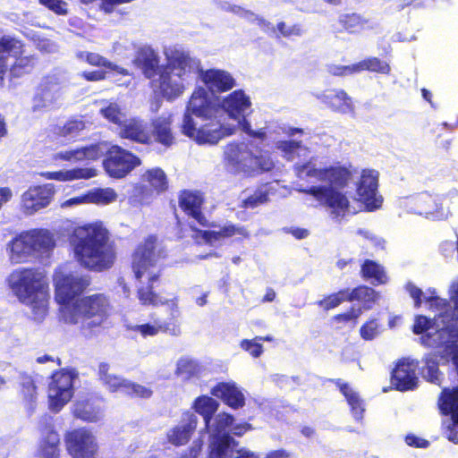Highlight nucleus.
<instances>
[{
  "mask_svg": "<svg viewBox=\"0 0 458 458\" xmlns=\"http://www.w3.org/2000/svg\"><path fill=\"white\" fill-rule=\"evenodd\" d=\"M252 112L250 98L236 89L221 99L213 98L205 88L195 89L186 106L182 132L198 144L216 145L235 134L238 129L248 136L264 140V129L254 131L247 117Z\"/></svg>",
  "mask_w": 458,
  "mask_h": 458,
  "instance_id": "obj_1",
  "label": "nucleus"
},
{
  "mask_svg": "<svg viewBox=\"0 0 458 458\" xmlns=\"http://www.w3.org/2000/svg\"><path fill=\"white\" fill-rule=\"evenodd\" d=\"M199 370V365L196 360L190 358H181L177 362V373L187 377L195 375Z\"/></svg>",
  "mask_w": 458,
  "mask_h": 458,
  "instance_id": "obj_56",
  "label": "nucleus"
},
{
  "mask_svg": "<svg viewBox=\"0 0 458 458\" xmlns=\"http://www.w3.org/2000/svg\"><path fill=\"white\" fill-rule=\"evenodd\" d=\"M212 394L222 399L233 409H239L245 404V396L233 382H223L212 388Z\"/></svg>",
  "mask_w": 458,
  "mask_h": 458,
  "instance_id": "obj_23",
  "label": "nucleus"
},
{
  "mask_svg": "<svg viewBox=\"0 0 458 458\" xmlns=\"http://www.w3.org/2000/svg\"><path fill=\"white\" fill-rule=\"evenodd\" d=\"M235 234L249 237V232L244 226L235 225L230 222L225 223L217 230H196L192 237L198 243L214 245L216 242L230 238Z\"/></svg>",
  "mask_w": 458,
  "mask_h": 458,
  "instance_id": "obj_21",
  "label": "nucleus"
},
{
  "mask_svg": "<svg viewBox=\"0 0 458 458\" xmlns=\"http://www.w3.org/2000/svg\"><path fill=\"white\" fill-rule=\"evenodd\" d=\"M165 55L166 64L161 68L158 79L154 80L153 84L165 98L174 100L196 78L199 72V60L180 48L165 49Z\"/></svg>",
  "mask_w": 458,
  "mask_h": 458,
  "instance_id": "obj_5",
  "label": "nucleus"
},
{
  "mask_svg": "<svg viewBox=\"0 0 458 458\" xmlns=\"http://www.w3.org/2000/svg\"><path fill=\"white\" fill-rule=\"evenodd\" d=\"M378 172L376 170H363L360 180L357 184L359 200L364 203L369 211L379 208L383 198L377 195Z\"/></svg>",
  "mask_w": 458,
  "mask_h": 458,
  "instance_id": "obj_14",
  "label": "nucleus"
},
{
  "mask_svg": "<svg viewBox=\"0 0 458 458\" xmlns=\"http://www.w3.org/2000/svg\"><path fill=\"white\" fill-rule=\"evenodd\" d=\"M170 124V116L158 117L152 123L153 131L157 136V141L164 145H170L173 141Z\"/></svg>",
  "mask_w": 458,
  "mask_h": 458,
  "instance_id": "obj_46",
  "label": "nucleus"
},
{
  "mask_svg": "<svg viewBox=\"0 0 458 458\" xmlns=\"http://www.w3.org/2000/svg\"><path fill=\"white\" fill-rule=\"evenodd\" d=\"M22 45L19 40L14 39L11 37H3L0 39V79H3V76L6 71L8 64L5 62V59L8 56H13L16 59L14 62V65L22 66L24 65V59H19L17 56L21 53Z\"/></svg>",
  "mask_w": 458,
  "mask_h": 458,
  "instance_id": "obj_28",
  "label": "nucleus"
},
{
  "mask_svg": "<svg viewBox=\"0 0 458 458\" xmlns=\"http://www.w3.org/2000/svg\"><path fill=\"white\" fill-rule=\"evenodd\" d=\"M89 203L107 205L116 200L117 194L111 188L94 189L86 193Z\"/></svg>",
  "mask_w": 458,
  "mask_h": 458,
  "instance_id": "obj_47",
  "label": "nucleus"
},
{
  "mask_svg": "<svg viewBox=\"0 0 458 458\" xmlns=\"http://www.w3.org/2000/svg\"><path fill=\"white\" fill-rule=\"evenodd\" d=\"M434 289H428L426 293H423L421 289L418 288L416 285H414L412 283H408L406 284V291L409 293L411 297L415 301V306L420 307L422 302V297L425 299L426 296H431L432 291Z\"/></svg>",
  "mask_w": 458,
  "mask_h": 458,
  "instance_id": "obj_59",
  "label": "nucleus"
},
{
  "mask_svg": "<svg viewBox=\"0 0 458 458\" xmlns=\"http://www.w3.org/2000/svg\"><path fill=\"white\" fill-rule=\"evenodd\" d=\"M120 136L132 141L147 144L151 137L144 123L138 119L125 120L121 125Z\"/></svg>",
  "mask_w": 458,
  "mask_h": 458,
  "instance_id": "obj_30",
  "label": "nucleus"
},
{
  "mask_svg": "<svg viewBox=\"0 0 458 458\" xmlns=\"http://www.w3.org/2000/svg\"><path fill=\"white\" fill-rule=\"evenodd\" d=\"M419 205L417 213L430 216L433 219L443 220L449 216V210L443 207H438L428 194H420L415 198Z\"/></svg>",
  "mask_w": 458,
  "mask_h": 458,
  "instance_id": "obj_35",
  "label": "nucleus"
},
{
  "mask_svg": "<svg viewBox=\"0 0 458 458\" xmlns=\"http://www.w3.org/2000/svg\"><path fill=\"white\" fill-rule=\"evenodd\" d=\"M348 289L339 291L336 293L331 294L327 298L319 301L318 304L328 310L340 305L343 301H347Z\"/></svg>",
  "mask_w": 458,
  "mask_h": 458,
  "instance_id": "obj_54",
  "label": "nucleus"
},
{
  "mask_svg": "<svg viewBox=\"0 0 458 458\" xmlns=\"http://www.w3.org/2000/svg\"><path fill=\"white\" fill-rule=\"evenodd\" d=\"M76 374L72 370H61L52 375L48 388L49 409L58 412L73 395V380Z\"/></svg>",
  "mask_w": 458,
  "mask_h": 458,
  "instance_id": "obj_8",
  "label": "nucleus"
},
{
  "mask_svg": "<svg viewBox=\"0 0 458 458\" xmlns=\"http://www.w3.org/2000/svg\"><path fill=\"white\" fill-rule=\"evenodd\" d=\"M87 63L93 66L105 67L110 72H114L117 74L129 75V72L126 69L113 64L97 53L89 52V55H87Z\"/></svg>",
  "mask_w": 458,
  "mask_h": 458,
  "instance_id": "obj_50",
  "label": "nucleus"
},
{
  "mask_svg": "<svg viewBox=\"0 0 458 458\" xmlns=\"http://www.w3.org/2000/svg\"><path fill=\"white\" fill-rule=\"evenodd\" d=\"M12 264L25 263L29 259V232H22L13 238L7 247Z\"/></svg>",
  "mask_w": 458,
  "mask_h": 458,
  "instance_id": "obj_32",
  "label": "nucleus"
},
{
  "mask_svg": "<svg viewBox=\"0 0 458 458\" xmlns=\"http://www.w3.org/2000/svg\"><path fill=\"white\" fill-rule=\"evenodd\" d=\"M272 187L269 184H265L257 189L252 194L246 195L240 205L242 208H256L269 200V194Z\"/></svg>",
  "mask_w": 458,
  "mask_h": 458,
  "instance_id": "obj_43",
  "label": "nucleus"
},
{
  "mask_svg": "<svg viewBox=\"0 0 458 458\" xmlns=\"http://www.w3.org/2000/svg\"><path fill=\"white\" fill-rule=\"evenodd\" d=\"M294 170L301 180L314 179L327 182V185L310 186L298 191L313 196L321 205L331 208L334 219L338 220L349 212L350 202L347 193L341 191L352 178V173L348 168L342 165L318 168L312 160H310L304 164H296Z\"/></svg>",
  "mask_w": 458,
  "mask_h": 458,
  "instance_id": "obj_3",
  "label": "nucleus"
},
{
  "mask_svg": "<svg viewBox=\"0 0 458 458\" xmlns=\"http://www.w3.org/2000/svg\"><path fill=\"white\" fill-rule=\"evenodd\" d=\"M197 76L207 87L205 89L212 94L223 93L236 86L235 79L229 72L225 70L215 68L203 70L199 65V72H198Z\"/></svg>",
  "mask_w": 458,
  "mask_h": 458,
  "instance_id": "obj_18",
  "label": "nucleus"
},
{
  "mask_svg": "<svg viewBox=\"0 0 458 458\" xmlns=\"http://www.w3.org/2000/svg\"><path fill=\"white\" fill-rule=\"evenodd\" d=\"M157 238L148 236L145 242L140 244L132 256V270L135 278L140 282L148 280L147 286H140L138 290V298L143 305H163L165 304L170 310V319L172 322H165L160 319L153 323L137 324L130 327V329L140 333L143 337L155 336L160 332L168 333L171 335H181L179 324L174 320L179 317L177 298L167 300L155 294L152 291L154 283L159 277V269L157 267V259L160 253L156 252Z\"/></svg>",
  "mask_w": 458,
  "mask_h": 458,
  "instance_id": "obj_2",
  "label": "nucleus"
},
{
  "mask_svg": "<svg viewBox=\"0 0 458 458\" xmlns=\"http://www.w3.org/2000/svg\"><path fill=\"white\" fill-rule=\"evenodd\" d=\"M238 443L230 444L221 448V450L209 453L208 458H259L257 453L246 448H237Z\"/></svg>",
  "mask_w": 458,
  "mask_h": 458,
  "instance_id": "obj_41",
  "label": "nucleus"
},
{
  "mask_svg": "<svg viewBox=\"0 0 458 458\" xmlns=\"http://www.w3.org/2000/svg\"><path fill=\"white\" fill-rule=\"evenodd\" d=\"M108 301L101 293L84 297L59 308L60 318L67 324H81L82 329H93L103 322Z\"/></svg>",
  "mask_w": 458,
  "mask_h": 458,
  "instance_id": "obj_6",
  "label": "nucleus"
},
{
  "mask_svg": "<svg viewBox=\"0 0 458 458\" xmlns=\"http://www.w3.org/2000/svg\"><path fill=\"white\" fill-rule=\"evenodd\" d=\"M98 376L103 385L110 392H119L130 396L149 398L152 395V390L122 378L110 372V366L107 363H100L98 366Z\"/></svg>",
  "mask_w": 458,
  "mask_h": 458,
  "instance_id": "obj_10",
  "label": "nucleus"
},
{
  "mask_svg": "<svg viewBox=\"0 0 458 458\" xmlns=\"http://www.w3.org/2000/svg\"><path fill=\"white\" fill-rule=\"evenodd\" d=\"M418 363L408 359L401 360L392 371L391 383L396 390L408 391L416 387Z\"/></svg>",
  "mask_w": 458,
  "mask_h": 458,
  "instance_id": "obj_20",
  "label": "nucleus"
},
{
  "mask_svg": "<svg viewBox=\"0 0 458 458\" xmlns=\"http://www.w3.org/2000/svg\"><path fill=\"white\" fill-rule=\"evenodd\" d=\"M329 72L335 76H344L356 73V64L352 65H333L329 68Z\"/></svg>",
  "mask_w": 458,
  "mask_h": 458,
  "instance_id": "obj_62",
  "label": "nucleus"
},
{
  "mask_svg": "<svg viewBox=\"0 0 458 458\" xmlns=\"http://www.w3.org/2000/svg\"><path fill=\"white\" fill-rule=\"evenodd\" d=\"M240 346L245 352H248L254 358L259 357L263 352V345L255 337L254 339H244L241 342Z\"/></svg>",
  "mask_w": 458,
  "mask_h": 458,
  "instance_id": "obj_58",
  "label": "nucleus"
},
{
  "mask_svg": "<svg viewBox=\"0 0 458 458\" xmlns=\"http://www.w3.org/2000/svg\"><path fill=\"white\" fill-rule=\"evenodd\" d=\"M317 98L334 111L342 114H351L354 111L352 98L343 89H328Z\"/></svg>",
  "mask_w": 458,
  "mask_h": 458,
  "instance_id": "obj_24",
  "label": "nucleus"
},
{
  "mask_svg": "<svg viewBox=\"0 0 458 458\" xmlns=\"http://www.w3.org/2000/svg\"><path fill=\"white\" fill-rule=\"evenodd\" d=\"M443 358L439 353L433 352L426 355L425 366L422 368L423 377L428 382L440 386L442 374L438 369V362Z\"/></svg>",
  "mask_w": 458,
  "mask_h": 458,
  "instance_id": "obj_40",
  "label": "nucleus"
},
{
  "mask_svg": "<svg viewBox=\"0 0 458 458\" xmlns=\"http://www.w3.org/2000/svg\"><path fill=\"white\" fill-rule=\"evenodd\" d=\"M47 283L43 271H38L34 276L30 268V310L33 319L40 322L47 311L48 298Z\"/></svg>",
  "mask_w": 458,
  "mask_h": 458,
  "instance_id": "obj_13",
  "label": "nucleus"
},
{
  "mask_svg": "<svg viewBox=\"0 0 458 458\" xmlns=\"http://www.w3.org/2000/svg\"><path fill=\"white\" fill-rule=\"evenodd\" d=\"M39 3L58 15H64L67 13V4L64 1L39 0Z\"/></svg>",
  "mask_w": 458,
  "mask_h": 458,
  "instance_id": "obj_60",
  "label": "nucleus"
},
{
  "mask_svg": "<svg viewBox=\"0 0 458 458\" xmlns=\"http://www.w3.org/2000/svg\"><path fill=\"white\" fill-rule=\"evenodd\" d=\"M55 193L54 184L47 183L30 188V213L46 208L51 202Z\"/></svg>",
  "mask_w": 458,
  "mask_h": 458,
  "instance_id": "obj_36",
  "label": "nucleus"
},
{
  "mask_svg": "<svg viewBox=\"0 0 458 458\" xmlns=\"http://www.w3.org/2000/svg\"><path fill=\"white\" fill-rule=\"evenodd\" d=\"M405 443L412 447L427 448L429 442L426 439L420 438L413 434H409L405 437Z\"/></svg>",
  "mask_w": 458,
  "mask_h": 458,
  "instance_id": "obj_64",
  "label": "nucleus"
},
{
  "mask_svg": "<svg viewBox=\"0 0 458 458\" xmlns=\"http://www.w3.org/2000/svg\"><path fill=\"white\" fill-rule=\"evenodd\" d=\"M63 96L64 87L55 78H50L38 87L33 98V110L55 108L62 104Z\"/></svg>",
  "mask_w": 458,
  "mask_h": 458,
  "instance_id": "obj_19",
  "label": "nucleus"
},
{
  "mask_svg": "<svg viewBox=\"0 0 458 458\" xmlns=\"http://www.w3.org/2000/svg\"><path fill=\"white\" fill-rule=\"evenodd\" d=\"M136 62L148 79H153L158 75L161 68L165 66L159 64V55L150 47H143L139 50Z\"/></svg>",
  "mask_w": 458,
  "mask_h": 458,
  "instance_id": "obj_26",
  "label": "nucleus"
},
{
  "mask_svg": "<svg viewBox=\"0 0 458 458\" xmlns=\"http://www.w3.org/2000/svg\"><path fill=\"white\" fill-rule=\"evenodd\" d=\"M203 197L198 191H183L179 198V205L181 208L191 219L190 226L191 227L194 233L198 230L195 226L199 225L200 226H212L216 227L215 225H209L208 219L202 213Z\"/></svg>",
  "mask_w": 458,
  "mask_h": 458,
  "instance_id": "obj_16",
  "label": "nucleus"
},
{
  "mask_svg": "<svg viewBox=\"0 0 458 458\" xmlns=\"http://www.w3.org/2000/svg\"><path fill=\"white\" fill-rule=\"evenodd\" d=\"M355 64L356 72H360L365 70L383 74H388L390 72L389 64L377 57L368 58Z\"/></svg>",
  "mask_w": 458,
  "mask_h": 458,
  "instance_id": "obj_51",
  "label": "nucleus"
},
{
  "mask_svg": "<svg viewBox=\"0 0 458 458\" xmlns=\"http://www.w3.org/2000/svg\"><path fill=\"white\" fill-rule=\"evenodd\" d=\"M101 145L106 149L105 153L106 152L103 165L111 177L123 178L140 165V158L130 151L117 145H114L108 149L103 144Z\"/></svg>",
  "mask_w": 458,
  "mask_h": 458,
  "instance_id": "obj_9",
  "label": "nucleus"
},
{
  "mask_svg": "<svg viewBox=\"0 0 458 458\" xmlns=\"http://www.w3.org/2000/svg\"><path fill=\"white\" fill-rule=\"evenodd\" d=\"M377 297V294L374 289L369 286L360 285L352 289V291L348 290L347 301H361L363 302V308L365 310H369L371 309L372 304L375 302Z\"/></svg>",
  "mask_w": 458,
  "mask_h": 458,
  "instance_id": "obj_44",
  "label": "nucleus"
},
{
  "mask_svg": "<svg viewBox=\"0 0 458 458\" xmlns=\"http://www.w3.org/2000/svg\"><path fill=\"white\" fill-rule=\"evenodd\" d=\"M85 128V123L81 119L67 121L64 125H57L54 133L64 140H71L76 138Z\"/></svg>",
  "mask_w": 458,
  "mask_h": 458,
  "instance_id": "obj_45",
  "label": "nucleus"
},
{
  "mask_svg": "<svg viewBox=\"0 0 458 458\" xmlns=\"http://www.w3.org/2000/svg\"><path fill=\"white\" fill-rule=\"evenodd\" d=\"M234 418L233 415L221 412L213 417L210 427L205 428L210 434L209 453L221 450L227 445L235 443V440L229 434V427L233 425Z\"/></svg>",
  "mask_w": 458,
  "mask_h": 458,
  "instance_id": "obj_15",
  "label": "nucleus"
},
{
  "mask_svg": "<svg viewBox=\"0 0 458 458\" xmlns=\"http://www.w3.org/2000/svg\"><path fill=\"white\" fill-rule=\"evenodd\" d=\"M358 234L369 241L371 245L377 248H383L384 241L370 231L360 229L358 230Z\"/></svg>",
  "mask_w": 458,
  "mask_h": 458,
  "instance_id": "obj_63",
  "label": "nucleus"
},
{
  "mask_svg": "<svg viewBox=\"0 0 458 458\" xmlns=\"http://www.w3.org/2000/svg\"><path fill=\"white\" fill-rule=\"evenodd\" d=\"M105 148L101 144L57 152L54 158L70 162H81L85 160H97L105 154Z\"/></svg>",
  "mask_w": 458,
  "mask_h": 458,
  "instance_id": "obj_25",
  "label": "nucleus"
},
{
  "mask_svg": "<svg viewBox=\"0 0 458 458\" xmlns=\"http://www.w3.org/2000/svg\"><path fill=\"white\" fill-rule=\"evenodd\" d=\"M251 154L243 142H230L224 148V161L229 171L234 174H251Z\"/></svg>",
  "mask_w": 458,
  "mask_h": 458,
  "instance_id": "obj_12",
  "label": "nucleus"
},
{
  "mask_svg": "<svg viewBox=\"0 0 458 458\" xmlns=\"http://www.w3.org/2000/svg\"><path fill=\"white\" fill-rule=\"evenodd\" d=\"M142 181L147 182L157 191H163L167 188V179L161 168H152L142 175Z\"/></svg>",
  "mask_w": 458,
  "mask_h": 458,
  "instance_id": "obj_49",
  "label": "nucleus"
},
{
  "mask_svg": "<svg viewBox=\"0 0 458 458\" xmlns=\"http://www.w3.org/2000/svg\"><path fill=\"white\" fill-rule=\"evenodd\" d=\"M69 242L75 260L89 270H106L115 260L114 244L110 242L107 229L101 223L74 228Z\"/></svg>",
  "mask_w": 458,
  "mask_h": 458,
  "instance_id": "obj_4",
  "label": "nucleus"
},
{
  "mask_svg": "<svg viewBox=\"0 0 458 458\" xmlns=\"http://www.w3.org/2000/svg\"><path fill=\"white\" fill-rule=\"evenodd\" d=\"M65 442L67 450L73 458H95L98 450L96 436L86 428L68 432Z\"/></svg>",
  "mask_w": 458,
  "mask_h": 458,
  "instance_id": "obj_11",
  "label": "nucleus"
},
{
  "mask_svg": "<svg viewBox=\"0 0 458 458\" xmlns=\"http://www.w3.org/2000/svg\"><path fill=\"white\" fill-rule=\"evenodd\" d=\"M55 300L60 307L74 303L75 297L82 293L90 284L89 275L74 272L55 276Z\"/></svg>",
  "mask_w": 458,
  "mask_h": 458,
  "instance_id": "obj_7",
  "label": "nucleus"
},
{
  "mask_svg": "<svg viewBox=\"0 0 458 458\" xmlns=\"http://www.w3.org/2000/svg\"><path fill=\"white\" fill-rule=\"evenodd\" d=\"M198 417L194 412L190 411L183 412L180 424L167 432L168 441L174 445H185L196 429Z\"/></svg>",
  "mask_w": 458,
  "mask_h": 458,
  "instance_id": "obj_22",
  "label": "nucleus"
},
{
  "mask_svg": "<svg viewBox=\"0 0 458 458\" xmlns=\"http://www.w3.org/2000/svg\"><path fill=\"white\" fill-rule=\"evenodd\" d=\"M116 74L114 72H110L109 70L104 71H92V72H83L81 73V77L89 81H103L106 78H110L111 75Z\"/></svg>",
  "mask_w": 458,
  "mask_h": 458,
  "instance_id": "obj_61",
  "label": "nucleus"
},
{
  "mask_svg": "<svg viewBox=\"0 0 458 458\" xmlns=\"http://www.w3.org/2000/svg\"><path fill=\"white\" fill-rule=\"evenodd\" d=\"M360 334L362 339L371 341L377 337L380 334L379 324L377 319H370L361 326Z\"/></svg>",
  "mask_w": 458,
  "mask_h": 458,
  "instance_id": "obj_57",
  "label": "nucleus"
},
{
  "mask_svg": "<svg viewBox=\"0 0 458 458\" xmlns=\"http://www.w3.org/2000/svg\"><path fill=\"white\" fill-rule=\"evenodd\" d=\"M216 4L223 11L233 13L250 22H257V24L266 33L275 32V29L270 21L259 17L257 14L249 10H245L239 5L232 4L225 1H216Z\"/></svg>",
  "mask_w": 458,
  "mask_h": 458,
  "instance_id": "obj_31",
  "label": "nucleus"
},
{
  "mask_svg": "<svg viewBox=\"0 0 458 458\" xmlns=\"http://www.w3.org/2000/svg\"><path fill=\"white\" fill-rule=\"evenodd\" d=\"M55 247L54 234L47 230H30V262L37 259L47 265Z\"/></svg>",
  "mask_w": 458,
  "mask_h": 458,
  "instance_id": "obj_17",
  "label": "nucleus"
},
{
  "mask_svg": "<svg viewBox=\"0 0 458 458\" xmlns=\"http://www.w3.org/2000/svg\"><path fill=\"white\" fill-rule=\"evenodd\" d=\"M272 26L275 29V32H270L268 34L275 35L277 38L279 35L285 38L302 35V30L298 25L287 26L285 22L281 21L277 24L276 28L273 24Z\"/></svg>",
  "mask_w": 458,
  "mask_h": 458,
  "instance_id": "obj_55",
  "label": "nucleus"
},
{
  "mask_svg": "<svg viewBox=\"0 0 458 458\" xmlns=\"http://www.w3.org/2000/svg\"><path fill=\"white\" fill-rule=\"evenodd\" d=\"M7 284L12 293L24 303H29V269L13 270L7 277Z\"/></svg>",
  "mask_w": 458,
  "mask_h": 458,
  "instance_id": "obj_27",
  "label": "nucleus"
},
{
  "mask_svg": "<svg viewBox=\"0 0 458 458\" xmlns=\"http://www.w3.org/2000/svg\"><path fill=\"white\" fill-rule=\"evenodd\" d=\"M335 384L339 387L342 394L345 397L354 420L360 422L365 412V403L363 399H361L359 393L354 388L347 383L342 382L341 379H336Z\"/></svg>",
  "mask_w": 458,
  "mask_h": 458,
  "instance_id": "obj_29",
  "label": "nucleus"
},
{
  "mask_svg": "<svg viewBox=\"0 0 458 458\" xmlns=\"http://www.w3.org/2000/svg\"><path fill=\"white\" fill-rule=\"evenodd\" d=\"M60 437L58 433L52 429L48 428L47 432V436L44 438L42 445V453L44 458H58L59 456V445Z\"/></svg>",
  "mask_w": 458,
  "mask_h": 458,
  "instance_id": "obj_48",
  "label": "nucleus"
},
{
  "mask_svg": "<svg viewBox=\"0 0 458 458\" xmlns=\"http://www.w3.org/2000/svg\"><path fill=\"white\" fill-rule=\"evenodd\" d=\"M276 148L283 153L287 160L293 161L302 145L301 141L297 140H279L276 143Z\"/></svg>",
  "mask_w": 458,
  "mask_h": 458,
  "instance_id": "obj_52",
  "label": "nucleus"
},
{
  "mask_svg": "<svg viewBox=\"0 0 458 458\" xmlns=\"http://www.w3.org/2000/svg\"><path fill=\"white\" fill-rule=\"evenodd\" d=\"M97 174V170L93 167H76L64 171L47 172L44 174V176L49 180L67 182L80 179L87 180L95 177Z\"/></svg>",
  "mask_w": 458,
  "mask_h": 458,
  "instance_id": "obj_34",
  "label": "nucleus"
},
{
  "mask_svg": "<svg viewBox=\"0 0 458 458\" xmlns=\"http://www.w3.org/2000/svg\"><path fill=\"white\" fill-rule=\"evenodd\" d=\"M338 22L349 33H358L373 28L368 19L355 13L340 14Z\"/></svg>",
  "mask_w": 458,
  "mask_h": 458,
  "instance_id": "obj_37",
  "label": "nucleus"
},
{
  "mask_svg": "<svg viewBox=\"0 0 458 458\" xmlns=\"http://www.w3.org/2000/svg\"><path fill=\"white\" fill-rule=\"evenodd\" d=\"M104 118L117 125H122L126 120L124 109L114 101H104L99 110Z\"/></svg>",
  "mask_w": 458,
  "mask_h": 458,
  "instance_id": "obj_42",
  "label": "nucleus"
},
{
  "mask_svg": "<svg viewBox=\"0 0 458 458\" xmlns=\"http://www.w3.org/2000/svg\"><path fill=\"white\" fill-rule=\"evenodd\" d=\"M360 272L362 277L371 280V284L374 285L382 284L387 281L384 267L374 260L366 259L361 265Z\"/></svg>",
  "mask_w": 458,
  "mask_h": 458,
  "instance_id": "obj_39",
  "label": "nucleus"
},
{
  "mask_svg": "<svg viewBox=\"0 0 458 458\" xmlns=\"http://www.w3.org/2000/svg\"><path fill=\"white\" fill-rule=\"evenodd\" d=\"M218 407L219 403L208 395L199 396L192 405L195 412L203 417L205 427H210V422Z\"/></svg>",
  "mask_w": 458,
  "mask_h": 458,
  "instance_id": "obj_38",
  "label": "nucleus"
},
{
  "mask_svg": "<svg viewBox=\"0 0 458 458\" xmlns=\"http://www.w3.org/2000/svg\"><path fill=\"white\" fill-rule=\"evenodd\" d=\"M75 418L86 422H98L103 417V410L95 401H77L72 406Z\"/></svg>",
  "mask_w": 458,
  "mask_h": 458,
  "instance_id": "obj_33",
  "label": "nucleus"
},
{
  "mask_svg": "<svg viewBox=\"0 0 458 458\" xmlns=\"http://www.w3.org/2000/svg\"><path fill=\"white\" fill-rule=\"evenodd\" d=\"M251 174L255 172H267L274 168V161L268 154L259 156L251 154Z\"/></svg>",
  "mask_w": 458,
  "mask_h": 458,
  "instance_id": "obj_53",
  "label": "nucleus"
}]
</instances>
